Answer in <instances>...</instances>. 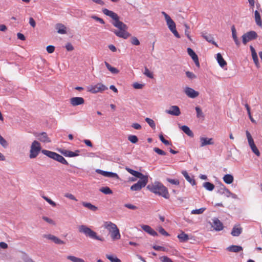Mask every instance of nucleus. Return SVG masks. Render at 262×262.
Returning a JSON list of instances; mask_svg holds the SVG:
<instances>
[{"instance_id":"nucleus-1","label":"nucleus","mask_w":262,"mask_h":262,"mask_svg":"<svg viewBox=\"0 0 262 262\" xmlns=\"http://www.w3.org/2000/svg\"><path fill=\"white\" fill-rule=\"evenodd\" d=\"M102 12L113 19L114 21L112 22V24L118 30H114L112 31L117 36L123 39H127L131 36V34L127 31L128 27L126 24L119 20V17L117 13L106 8L102 9Z\"/></svg>"},{"instance_id":"nucleus-2","label":"nucleus","mask_w":262,"mask_h":262,"mask_svg":"<svg viewBox=\"0 0 262 262\" xmlns=\"http://www.w3.org/2000/svg\"><path fill=\"white\" fill-rule=\"evenodd\" d=\"M147 189L151 192L161 195L165 199L169 198L167 188L159 182H155L154 183L148 184Z\"/></svg>"},{"instance_id":"nucleus-3","label":"nucleus","mask_w":262,"mask_h":262,"mask_svg":"<svg viewBox=\"0 0 262 262\" xmlns=\"http://www.w3.org/2000/svg\"><path fill=\"white\" fill-rule=\"evenodd\" d=\"M79 232L83 233L86 237H89L92 239L97 240L101 242L104 241L103 237L98 236L97 233L92 230L90 228L84 225H81L78 226Z\"/></svg>"},{"instance_id":"nucleus-4","label":"nucleus","mask_w":262,"mask_h":262,"mask_svg":"<svg viewBox=\"0 0 262 262\" xmlns=\"http://www.w3.org/2000/svg\"><path fill=\"white\" fill-rule=\"evenodd\" d=\"M41 152L47 156V157L56 160L60 163H61L62 164L64 165H69L68 162L67 161V160L64 159L63 157H62L61 155L53 152L50 150L43 149L41 150Z\"/></svg>"},{"instance_id":"nucleus-5","label":"nucleus","mask_w":262,"mask_h":262,"mask_svg":"<svg viewBox=\"0 0 262 262\" xmlns=\"http://www.w3.org/2000/svg\"><path fill=\"white\" fill-rule=\"evenodd\" d=\"M162 14L164 16L166 21L167 25L171 32L177 38H180V36L176 30V26L175 23L171 18V17L165 12H162Z\"/></svg>"},{"instance_id":"nucleus-6","label":"nucleus","mask_w":262,"mask_h":262,"mask_svg":"<svg viewBox=\"0 0 262 262\" xmlns=\"http://www.w3.org/2000/svg\"><path fill=\"white\" fill-rule=\"evenodd\" d=\"M140 180L137 183L134 184L130 187V190L132 191H139L142 188L144 187L148 183V177L143 176V177L139 178Z\"/></svg>"},{"instance_id":"nucleus-7","label":"nucleus","mask_w":262,"mask_h":262,"mask_svg":"<svg viewBox=\"0 0 262 262\" xmlns=\"http://www.w3.org/2000/svg\"><path fill=\"white\" fill-rule=\"evenodd\" d=\"M41 149L40 143L37 141H34L31 145L29 158H35L38 155Z\"/></svg>"},{"instance_id":"nucleus-8","label":"nucleus","mask_w":262,"mask_h":262,"mask_svg":"<svg viewBox=\"0 0 262 262\" xmlns=\"http://www.w3.org/2000/svg\"><path fill=\"white\" fill-rule=\"evenodd\" d=\"M107 90V88L101 83L95 85H91L87 87V91L91 93L96 94Z\"/></svg>"},{"instance_id":"nucleus-9","label":"nucleus","mask_w":262,"mask_h":262,"mask_svg":"<svg viewBox=\"0 0 262 262\" xmlns=\"http://www.w3.org/2000/svg\"><path fill=\"white\" fill-rule=\"evenodd\" d=\"M258 37L257 33L254 31H248L244 33L242 36V42L246 45L248 42L256 39Z\"/></svg>"},{"instance_id":"nucleus-10","label":"nucleus","mask_w":262,"mask_h":262,"mask_svg":"<svg viewBox=\"0 0 262 262\" xmlns=\"http://www.w3.org/2000/svg\"><path fill=\"white\" fill-rule=\"evenodd\" d=\"M165 112L167 114L176 116H178L181 114L180 110L177 105L171 106L169 110H166Z\"/></svg>"},{"instance_id":"nucleus-11","label":"nucleus","mask_w":262,"mask_h":262,"mask_svg":"<svg viewBox=\"0 0 262 262\" xmlns=\"http://www.w3.org/2000/svg\"><path fill=\"white\" fill-rule=\"evenodd\" d=\"M185 93L187 96L191 98H195L199 95L198 92L189 87H186L185 88Z\"/></svg>"},{"instance_id":"nucleus-12","label":"nucleus","mask_w":262,"mask_h":262,"mask_svg":"<svg viewBox=\"0 0 262 262\" xmlns=\"http://www.w3.org/2000/svg\"><path fill=\"white\" fill-rule=\"evenodd\" d=\"M70 103L73 106L84 104V100L82 97H75L71 98L70 100Z\"/></svg>"},{"instance_id":"nucleus-13","label":"nucleus","mask_w":262,"mask_h":262,"mask_svg":"<svg viewBox=\"0 0 262 262\" xmlns=\"http://www.w3.org/2000/svg\"><path fill=\"white\" fill-rule=\"evenodd\" d=\"M200 147H202L208 145H213L214 144L213 139L211 138L201 137L200 138Z\"/></svg>"},{"instance_id":"nucleus-14","label":"nucleus","mask_w":262,"mask_h":262,"mask_svg":"<svg viewBox=\"0 0 262 262\" xmlns=\"http://www.w3.org/2000/svg\"><path fill=\"white\" fill-rule=\"evenodd\" d=\"M187 53L188 55L191 57L193 61L194 62L196 66L197 67H200V63L199 61V58L198 55L195 54V53L193 51V50L190 48H188Z\"/></svg>"},{"instance_id":"nucleus-15","label":"nucleus","mask_w":262,"mask_h":262,"mask_svg":"<svg viewBox=\"0 0 262 262\" xmlns=\"http://www.w3.org/2000/svg\"><path fill=\"white\" fill-rule=\"evenodd\" d=\"M243 228L239 224H235L232 230L231 235L233 236H238L242 232Z\"/></svg>"},{"instance_id":"nucleus-16","label":"nucleus","mask_w":262,"mask_h":262,"mask_svg":"<svg viewBox=\"0 0 262 262\" xmlns=\"http://www.w3.org/2000/svg\"><path fill=\"white\" fill-rule=\"evenodd\" d=\"M250 51L251 52V55H252V59L253 60V61H254L255 66L257 68H259V63L258 58V57H257V53H256V52L255 51V50L254 49V48L252 46H250Z\"/></svg>"},{"instance_id":"nucleus-17","label":"nucleus","mask_w":262,"mask_h":262,"mask_svg":"<svg viewBox=\"0 0 262 262\" xmlns=\"http://www.w3.org/2000/svg\"><path fill=\"white\" fill-rule=\"evenodd\" d=\"M142 229L146 232L148 233L149 234L156 236L158 235V233L156 232L154 229H152L151 227L148 225H143L141 226Z\"/></svg>"},{"instance_id":"nucleus-18","label":"nucleus","mask_w":262,"mask_h":262,"mask_svg":"<svg viewBox=\"0 0 262 262\" xmlns=\"http://www.w3.org/2000/svg\"><path fill=\"white\" fill-rule=\"evenodd\" d=\"M104 227L110 233L118 229L117 226L111 222H105L104 223Z\"/></svg>"},{"instance_id":"nucleus-19","label":"nucleus","mask_w":262,"mask_h":262,"mask_svg":"<svg viewBox=\"0 0 262 262\" xmlns=\"http://www.w3.org/2000/svg\"><path fill=\"white\" fill-rule=\"evenodd\" d=\"M212 227L216 231H221L223 229L222 223L217 219L213 220Z\"/></svg>"},{"instance_id":"nucleus-20","label":"nucleus","mask_w":262,"mask_h":262,"mask_svg":"<svg viewBox=\"0 0 262 262\" xmlns=\"http://www.w3.org/2000/svg\"><path fill=\"white\" fill-rule=\"evenodd\" d=\"M203 37L208 42L211 43L215 45L216 47H218V45L214 41V38L212 35L207 34V33L202 34Z\"/></svg>"},{"instance_id":"nucleus-21","label":"nucleus","mask_w":262,"mask_h":262,"mask_svg":"<svg viewBox=\"0 0 262 262\" xmlns=\"http://www.w3.org/2000/svg\"><path fill=\"white\" fill-rule=\"evenodd\" d=\"M231 32H232V36L235 45L237 47H239L241 45V42L237 38L236 29L234 25H233L231 27Z\"/></svg>"},{"instance_id":"nucleus-22","label":"nucleus","mask_w":262,"mask_h":262,"mask_svg":"<svg viewBox=\"0 0 262 262\" xmlns=\"http://www.w3.org/2000/svg\"><path fill=\"white\" fill-rule=\"evenodd\" d=\"M38 137V139L42 142L44 143H49L50 142V140L48 137V135L46 133L42 132L41 133L38 134L37 136Z\"/></svg>"},{"instance_id":"nucleus-23","label":"nucleus","mask_w":262,"mask_h":262,"mask_svg":"<svg viewBox=\"0 0 262 262\" xmlns=\"http://www.w3.org/2000/svg\"><path fill=\"white\" fill-rule=\"evenodd\" d=\"M125 169L127 171H128L129 173H130L131 174H132L133 176H135V177L138 178H141V177H143V176H144L143 174H142V173L139 172V171H136V170H134L128 167H125Z\"/></svg>"},{"instance_id":"nucleus-24","label":"nucleus","mask_w":262,"mask_h":262,"mask_svg":"<svg viewBox=\"0 0 262 262\" xmlns=\"http://www.w3.org/2000/svg\"><path fill=\"white\" fill-rule=\"evenodd\" d=\"M227 250L232 252H239L243 250V248L240 246L231 245L227 248Z\"/></svg>"},{"instance_id":"nucleus-25","label":"nucleus","mask_w":262,"mask_h":262,"mask_svg":"<svg viewBox=\"0 0 262 262\" xmlns=\"http://www.w3.org/2000/svg\"><path fill=\"white\" fill-rule=\"evenodd\" d=\"M55 28L59 34H64L67 33L66 27L62 24H57Z\"/></svg>"},{"instance_id":"nucleus-26","label":"nucleus","mask_w":262,"mask_h":262,"mask_svg":"<svg viewBox=\"0 0 262 262\" xmlns=\"http://www.w3.org/2000/svg\"><path fill=\"white\" fill-rule=\"evenodd\" d=\"M216 60L218 63L222 68H223L227 65L226 61L224 60L222 57V55L220 53L216 54Z\"/></svg>"},{"instance_id":"nucleus-27","label":"nucleus","mask_w":262,"mask_h":262,"mask_svg":"<svg viewBox=\"0 0 262 262\" xmlns=\"http://www.w3.org/2000/svg\"><path fill=\"white\" fill-rule=\"evenodd\" d=\"M59 151L64 156L67 157H74L75 155L73 151L64 149H60Z\"/></svg>"},{"instance_id":"nucleus-28","label":"nucleus","mask_w":262,"mask_h":262,"mask_svg":"<svg viewBox=\"0 0 262 262\" xmlns=\"http://www.w3.org/2000/svg\"><path fill=\"white\" fill-rule=\"evenodd\" d=\"M81 204L84 207L87 208L91 211H96L98 210L97 207L92 204L91 203L82 202Z\"/></svg>"},{"instance_id":"nucleus-29","label":"nucleus","mask_w":262,"mask_h":262,"mask_svg":"<svg viewBox=\"0 0 262 262\" xmlns=\"http://www.w3.org/2000/svg\"><path fill=\"white\" fill-rule=\"evenodd\" d=\"M180 128L187 135L190 137H193L194 134L188 126L183 125Z\"/></svg>"},{"instance_id":"nucleus-30","label":"nucleus","mask_w":262,"mask_h":262,"mask_svg":"<svg viewBox=\"0 0 262 262\" xmlns=\"http://www.w3.org/2000/svg\"><path fill=\"white\" fill-rule=\"evenodd\" d=\"M182 173L183 175V176L185 178L186 180L188 182H189L191 185H195V180L189 176L188 173H187V172L186 171H185V170L182 171Z\"/></svg>"},{"instance_id":"nucleus-31","label":"nucleus","mask_w":262,"mask_h":262,"mask_svg":"<svg viewBox=\"0 0 262 262\" xmlns=\"http://www.w3.org/2000/svg\"><path fill=\"white\" fill-rule=\"evenodd\" d=\"M111 236L113 240L119 239L120 238V234L118 229H116L111 233Z\"/></svg>"},{"instance_id":"nucleus-32","label":"nucleus","mask_w":262,"mask_h":262,"mask_svg":"<svg viewBox=\"0 0 262 262\" xmlns=\"http://www.w3.org/2000/svg\"><path fill=\"white\" fill-rule=\"evenodd\" d=\"M223 180L226 184H231L234 180L233 177L230 174H226L223 177Z\"/></svg>"},{"instance_id":"nucleus-33","label":"nucleus","mask_w":262,"mask_h":262,"mask_svg":"<svg viewBox=\"0 0 262 262\" xmlns=\"http://www.w3.org/2000/svg\"><path fill=\"white\" fill-rule=\"evenodd\" d=\"M105 65L108 71H110L113 74H118L119 71L116 68L112 67L107 62H104Z\"/></svg>"},{"instance_id":"nucleus-34","label":"nucleus","mask_w":262,"mask_h":262,"mask_svg":"<svg viewBox=\"0 0 262 262\" xmlns=\"http://www.w3.org/2000/svg\"><path fill=\"white\" fill-rule=\"evenodd\" d=\"M67 258L72 262H85L82 258L73 255H68L67 256Z\"/></svg>"},{"instance_id":"nucleus-35","label":"nucleus","mask_w":262,"mask_h":262,"mask_svg":"<svg viewBox=\"0 0 262 262\" xmlns=\"http://www.w3.org/2000/svg\"><path fill=\"white\" fill-rule=\"evenodd\" d=\"M254 17L257 25L261 26L262 25V21L261 20L260 15L257 10H256L254 12Z\"/></svg>"},{"instance_id":"nucleus-36","label":"nucleus","mask_w":262,"mask_h":262,"mask_svg":"<svg viewBox=\"0 0 262 262\" xmlns=\"http://www.w3.org/2000/svg\"><path fill=\"white\" fill-rule=\"evenodd\" d=\"M177 237L181 242H185L189 239L188 234L185 233L184 232L179 234Z\"/></svg>"},{"instance_id":"nucleus-37","label":"nucleus","mask_w":262,"mask_h":262,"mask_svg":"<svg viewBox=\"0 0 262 262\" xmlns=\"http://www.w3.org/2000/svg\"><path fill=\"white\" fill-rule=\"evenodd\" d=\"M246 136H247L248 143H249L250 147L255 145V144L254 142L253 139L250 133L248 130H246Z\"/></svg>"},{"instance_id":"nucleus-38","label":"nucleus","mask_w":262,"mask_h":262,"mask_svg":"<svg viewBox=\"0 0 262 262\" xmlns=\"http://www.w3.org/2000/svg\"><path fill=\"white\" fill-rule=\"evenodd\" d=\"M195 110L196 112V117L198 118H202L204 119V115L201 110V108L199 106H196Z\"/></svg>"},{"instance_id":"nucleus-39","label":"nucleus","mask_w":262,"mask_h":262,"mask_svg":"<svg viewBox=\"0 0 262 262\" xmlns=\"http://www.w3.org/2000/svg\"><path fill=\"white\" fill-rule=\"evenodd\" d=\"M106 257L111 262H121V260L119 259L117 256L113 255L106 254Z\"/></svg>"},{"instance_id":"nucleus-40","label":"nucleus","mask_w":262,"mask_h":262,"mask_svg":"<svg viewBox=\"0 0 262 262\" xmlns=\"http://www.w3.org/2000/svg\"><path fill=\"white\" fill-rule=\"evenodd\" d=\"M203 186L209 191H212L214 188V185L208 182H204L203 183Z\"/></svg>"},{"instance_id":"nucleus-41","label":"nucleus","mask_w":262,"mask_h":262,"mask_svg":"<svg viewBox=\"0 0 262 262\" xmlns=\"http://www.w3.org/2000/svg\"><path fill=\"white\" fill-rule=\"evenodd\" d=\"M99 190L105 194H111L113 193L112 190L107 186L102 187Z\"/></svg>"},{"instance_id":"nucleus-42","label":"nucleus","mask_w":262,"mask_h":262,"mask_svg":"<svg viewBox=\"0 0 262 262\" xmlns=\"http://www.w3.org/2000/svg\"><path fill=\"white\" fill-rule=\"evenodd\" d=\"M104 176L108 178H114L117 179H119V176L116 173L110 171H105Z\"/></svg>"},{"instance_id":"nucleus-43","label":"nucleus","mask_w":262,"mask_h":262,"mask_svg":"<svg viewBox=\"0 0 262 262\" xmlns=\"http://www.w3.org/2000/svg\"><path fill=\"white\" fill-rule=\"evenodd\" d=\"M206 208L205 207H202L200 209H194L192 210L191 212L192 214H202L205 210Z\"/></svg>"},{"instance_id":"nucleus-44","label":"nucleus","mask_w":262,"mask_h":262,"mask_svg":"<svg viewBox=\"0 0 262 262\" xmlns=\"http://www.w3.org/2000/svg\"><path fill=\"white\" fill-rule=\"evenodd\" d=\"M145 120L152 129H155L156 124L152 119L149 118H146Z\"/></svg>"},{"instance_id":"nucleus-45","label":"nucleus","mask_w":262,"mask_h":262,"mask_svg":"<svg viewBox=\"0 0 262 262\" xmlns=\"http://www.w3.org/2000/svg\"><path fill=\"white\" fill-rule=\"evenodd\" d=\"M144 74L147 76V77L149 78H154V74L152 72H150V71L148 70V69L145 67V71L144 72Z\"/></svg>"},{"instance_id":"nucleus-46","label":"nucleus","mask_w":262,"mask_h":262,"mask_svg":"<svg viewBox=\"0 0 262 262\" xmlns=\"http://www.w3.org/2000/svg\"><path fill=\"white\" fill-rule=\"evenodd\" d=\"M128 140L132 143H136L138 141V137L135 135L128 136Z\"/></svg>"},{"instance_id":"nucleus-47","label":"nucleus","mask_w":262,"mask_h":262,"mask_svg":"<svg viewBox=\"0 0 262 262\" xmlns=\"http://www.w3.org/2000/svg\"><path fill=\"white\" fill-rule=\"evenodd\" d=\"M130 42L132 45L135 46H139L140 43L138 39L135 36L132 37L130 39Z\"/></svg>"},{"instance_id":"nucleus-48","label":"nucleus","mask_w":262,"mask_h":262,"mask_svg":"<svg viewBox=\"0 0 262 262\" xmlns=\"http://www.w3.org/2000/svg\"><path fill=\"white\" fill-rule=\"evenodd\" d=\"M42 198L46 200L49 204H50L51 205H52L53 207H55L56 206V204L55 202L53 201L52 200L49 199V198L46 196H42Z\"/></svg>"},{"instance_id":"nucleus-49","label":"nucleus","mask_w":262,"mask_h":262,"mask_svg":"<svg viewBox=\"0 0 262 262\" xmlns=\"http://www.w3.org/2000/svg\"><path fill=\"white\" fill-rule=\"evenodd\" d=\"M159 138H160V140L161 141V142L165 145H169L171 144V143L169 141L165 140L164 139L162 134L160 135Z\"/></svg>"},{"instance_id":"nucleus-50","label":"nucleus","mask_w":262,"mask_h":262,"mask_svg":"<svg viewBox=\"0 0 262 262\" xmlns=\"http://www.w3.org/2000/svg\"><path fill=\"white\" fill-rule=\"evenodd\" d=\"M158 230L159 232L163 235L166 236L169 235V234L161 226L159 227Z\"/></svg>"},{"instance_id":"nucleus-51","label":"nucleus","mask_w":262,"mask_h":262,"mask_svg":"<svg viewBox=\"0 0 262 262\" xmlns=\"http://www.w3.org/2000/svg\"><path fill=\"white\" fill-rule=\"evenodd\" d=\"M154 151L157 153L158 154L162 156H165L166 154V153L164 151L158 147H155L154 148Z\"/></svg>"},{"instance_id":"nucleus-52","label":"nucleus","mask_w":262,"mask_h":262,"mask_svg":"<svg viewBox=\"0 0 262 262\" xmlns=\"http://www.w3.org/2000/svg\"><path fill=\"white\" fill-rule=\"evenodd\" d=\"M53 242L56 244H59V245L65 244V242L64 241L61 240L60 239H59L58 237H57L56 236H55Z\"/></svg>"},{"instance_id":"nucleus-53","label":"nucleus","mask_w":262,"mask_h":262,"mask_svg":"<svg viewBox=\"0 0 262 262\" xmlns=\"http://www.w3.org/2000/svg\"><path fill=\"white\" fill-rule=\"evenodd\" d=\"M186 76L190 79H195L196 77V75L194 74L189 71H187L186 72Z\"/></svg>"},{"instance_id":"nucleus-54","label":"nucleus","mask_w":262,"mask_h":262,"mask_svg":"<svg viewBox=\"0 0 262 262\" xmlns=\"http://www.w3.org/2000/svg\"><path fill=\"white\" fill-rule=\"evenodd\" d=\"M252 151L257 156H260V152L259 151L258 149H257L256 145L252 146L250 147Z\"/></svg>"},{"instance_id":"nucleus-55","label":"nucleus","mask_w":262,"mask_h":262,"mask_svg":"<svg viewBox=\"0 0 262 262\" xmlns=\"http://www.w3.org/2000/svg\"><path fill=\"white\" fill-rule=\"evenodd\" d=\"M167 181L170 183L176 185H178L180 184V182L178 180L167 178Z\"/></svg>"},{"instance_id":"nucleus-56","label":"nucleus","mask_w":262,"mask_h":262,"mask_svg":"<svg viewBox=\"0 0 262 262\" xmlns=\"http://www.w3.org/2000/svg\"><path fill=\"white\" fill-rule=\"evenodd\" d=\"M91 18L94 19V20L99 22L100 24H105V22L101 18L96 16V15H92L91 16Z\"/></svg>"},{"instance_id":"nucleus-57","label":"nucleus","mask_w":262,"mask_h":262,"mask_svg":"<svg viewBox=\"0 0 262 262\" xmlns=\"http://www.w3.org/2000/svg\"><path fill=\"white\" fill-rule=\"evenodd\" d=\"M133 88L135 89H141L144 86V84L139 83L138 82H135L133 85Z\"/></svg>"},{"instance_id":"nucleus-58","label":"nucleus","mask_w":262,"mask_h":262,"mask_svg":"<svg viewBox=\"0 0 262 262\" xmlns=\"http://www.w3.org/2000/svg\"><path fill=\"white\" fill-rule=\"evenodd\" d=\"M23 260L24 262H34L29 256L25 254L23 257Z\"/></svg>"},{"instance_id":"nucleus-59","label":"nucleus","mask_w":262,"mask_h":262,"mask_svg":"<svg viewBox=\"0 0 262 262\" xmlns=\"http://www.w3.org/2000/svg\"><path fill=\"white\" fill-rule=\"evenodd\" d=\"M64 196L67 198H69V199L70 200H74V201H77V199H76V198L74 196V195H73L71 193H67L64 194Z\"/></svg>"},{"instance_id":"nucleus-60","label":"nucleus","mask_w":262,"mask_h":262,"mask_svg":"<svg viewBox=\"0 0 262 262\" xmlns=\"http://www.w3.org/2000/svg\"><path fill=\"white\" fill-rule=\"evenodd\" d=\"M42 219L45 221L47 222V223H49L50 224L55 225V222L51 219H50V218H49L48 217H46V216H43L42 217Z\"/></svg>"},{"instance_id":"nucleus-61","label":"nucleus","mask_w":262,"mask_h":262,"mask_svg":"<svg viewBox=\"0 0 262 262\" xmlns=\"http://www.w3.org/2000/svg\"><path fill=\"white\" fill-rule=\"evenodd\" d=\"M124 206L128 209L132 210H136L138 208V207L134 205L130 204H125Z\"/></svg>"},{"instance_id":"nucleus-62","label":"nucleus","mask_w":262,"mask_h":262,"mask_svg":"<svg viewBox=\"0 0 262 262\" xmlns=\"http://www.w3.org/2000/svg\"><path fill=\"white\" fill-rule=\"evenodd\" d=\"M55 50V47L53 46H48L47 47V51L49 53H52Z\"/></svg>"},{"instance_id":"nucleus-63","label":"nucleus","mask_w":262,"mask_h":262,"mask_svg":"<svg viewBox=\"0 0 262 262\" xmlns=\"http://www.w3.org/2000/svg\"><path fill=\"white\" fill-rule=\"evenodd\" d=\"M227 188L224 185H222L219 189L217 192L221 194H223L225 193V191H224V189H226Z\"/></svg>"},{"instance_id":"nucleus-64","label":"nucleus","mask_w":262,"mask_h":262,"mask_svg":"<svg viewBox=\"0 0 262 262\" xmlns=\"http://www.w3.org/2000/svg\"><path fill=\"white\" fill-rule=\"evenodd\" d=\"M153 248L155 250H157V251H165V248L162 247V246H156V245L154 246Z\"/></svg>"}]
</instances>
